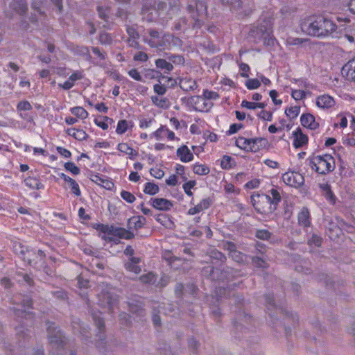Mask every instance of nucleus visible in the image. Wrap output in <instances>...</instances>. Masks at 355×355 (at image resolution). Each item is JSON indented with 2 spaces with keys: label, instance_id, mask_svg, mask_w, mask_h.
Segmentation results:
<instances>
[{
  "label": "nucleus",
  "instance_id": "obj_1",
  "mask_svg": "<svg viewBox=\"0 0 355 355\" xmlns=\"http://www.w3.org/2000/svg\"><path fill=\"white\" fill-rule=\"evenodd\" d=\"M302 31L307 35L318 37H340L336 24L322 16L304 18L300 24Z\"/></svg>",
  "mask_w": 355,
  "mask_h": 355
},
{
  "label": "nucleus",
  "instance_id": "obj_2",
  "mask_svg": "<svg viewBox=\"0 0 355 355\" xmlns=\"http://www.w3.org/2000/svg\"><path fill=\"white\" fill-rule=\"evenodd\" d=\"M272 21L270 17L262 16L259 18L257 25L252 27L250 36L256 42L262 40L266 45L273 46L276 40L272 31Z\"/></svg>",
  "mask_w": 355,
  "mask_h": 355
},
{
  "label": "nucleus",
  "instance_id": "obj_3",
  "mask_svg": "<svg viewBox=\"0 0 355 355\" xmlns=\"http://www.w3.org/2000/svg\"><path fill=\"white\" fill-rule=\"evenodd\" d=\"M206 0H188L187 10L191 15L193 28H200L207 16Z\"/></svg>",
  "mask_w": 355,
  "mask_h": 355
},
{
  "label": "nucleus",
  "instance_id": "obj_4",
  "mask_svg": "<svg viewBox=\"0 0 355 355\" xmlns=\"http://www.w3.org/2000/svg\"><path fill=\"white\" fill-rule=\"evenodd\" d=\"M309 166L318 173L325 175L334 170L335 161L329 154L316 155L310 159Z\"/></svg>",
  "mask_w": 355,
  "mask_h": 355
},
{
  "label": "nucleus",
  "instance_id": "obj_5",
  "mask_svg": "<svg viewBox=\"0 0 355 355\" xmlns=\"http://www.w3.org/2000/svg\"><path fill=\"white\" fill-rule=\"evenodd\" d=\"M149 37L144 39V42L153 48L166 49L171 47L174 37L171 34L159 32L154 29L148 31Z\"/></svg>",
  "mask_w": 355,
  "mask_h": 355
},
{
  "label": "nucleus",
  "instance_id": "obj_6",
  "mask_svg": "<svg viewBox=\"0 0 355 355\" xmlns=\"http://www.w3.org/2000/svg\"><path fill=\"white\" fill-rule=\"evenodd\" d=\"M100 230L103 234L102 239L108 242L115 241L114 237L123 239H131L134 237L132 232L122 227L102 225Z\"/></svg>",
  "mask_w": 355,
  "mask_h": 355
},
{
  "label": "nucleus",
  "instance_id": "obj_7",
  "mask_svg": "<svg viewBox=\"0 0 355 355\" xmlns=\"http://www.w3.org/2000/svg\"><path fill=\"white\" fill-rule=\"evenodd\" d=\"M97 296L98 304L102 306H107L108 310L113 313L118 302V296L114 293V289L108 284L102 286L101 291Z\"/></svg>",
  "mask_w": 355,
  "mask_h": 355
},
{
  "label": "nucleus",
  "instance_id": "obj_8",
  "mask_svg": "<svg viewBox=\"0 0 355 355\" xmlns=\"http://www.w3.org/2000/svg\"><path fill=\"white\" fill-rule=\"evenodd\" d=\"M166 8L165 3H159L157 6L155 7V3H153L152 1H147L143 6L141 14L142 17L147 21H153L158 17L165 18L164 10Z\"/></svg>",
  "mask_w": 355,
  "mask_h": 355
},
{
  "label": "nucleus",
  "instance_id": "obj_9",
  "mask_svg": "<svg viewBox=\"0 0 355 355\" xmlns=\"http://www.w3.org/2000/svg\"><path fill=\"white\" fill-rule=\"evenodd\" d=\"M223 4H230L239 15L247 16L254 8L253 0H220Z\"/></svg>",
  "mask_w": 355,
  "mask_h": 355
},
{
  "label": "nucleus",
  "instance_id": "obj_10",
  "mask_svg": "<svg viewBox=\"0 0 355 355\" xmlns=\"http://www.w3.org/2000/svg\"><path fill=\"white\" fill-rule=\"evenodd\" d=\"M149 138L151 139H155L157 141H163L165 139L168 141L179 140V139L175 137V133L165 125H161L159 128L150 133Z\"/></svg>",
  "mask_w": 355,
  "mask_h": 355
},
{
  "label": "nucleus",
  "instance_id": "obj_11",
  "mask_svg": "<svg viewBox=\"0 0 355 355\" xmlns=\"http://www.w3.org/2000/svg\"><path fill=\"white\" fill-rule=\"evenodd\" d=\"M259 141L260 139L258 138L247 139L243 137H239L236 139L235 144L237 147L246 152H257L259 149L257 144Z\"/></svg>",
  "mask_w": 355,
  "mask_h": 355
},
{
  "label": "nucleus",
  "instance_id": "obj_12",
  "mask_svg": "<svg viewBox=\"0 0 355 355\" xmlns=\"http://www.w3.org/2000/svg\"><path fill=\"white\" fill-rule=\"evenodd\" d=\"M283 182L291 187L297 188L304 184L303 175L297 172H286L282 175Z\"/></svg>",
  "mask_w": 355,
  "mask_h": 355
},
{
  "label": "nucleus",
  "instance_id": "obj_13",
  "mask_svg": "<svg viewBox=\"0 0 355 355\" xmlns=\"http://www.w3.org/2000/svg\"><path fill=\"white\" fill-rule=\"evenodd\" d=\"M251 199L253 205L258 209H264L266 207L269 206V209L272 210L270 207V195L265 193H254L251 196Z\"/></svg>",
  "mask_w": 355,
  "mask_h": 355
},
{
  "label": "nucleus",
  "instance_id": "obj_14",
  "mask_svg": "<svg viewBox=\"0 0 355 355\" xmlns=\"http://www.w3.org/2000/svg\"><path fill=\"white\" fill-rule=\"evenodd\" d=\"M316 105L322 110L333 108L336 105L334 98L329 94L320 95L315 100Z\"/></svg>",
  "mask_w": 355,
  "mask_h": 355
},
{
  "label": "nucleus",
  "instance_id": "obj_15",
  "mask_svg": "<svg viewBox=\"0 0 355 355\" xmlns=\"http://www.w3.org/2000/svg\"><path fill=\"white\" fill-rule=\"evenodd\" d=\"M149 202L155 209L161 211H168L173 206L171 200L162 198H151Z\"/></svg>",
  "mask_w": 355,
  "mask_h": 355
},
{
  "label": "nucleus",
  "instance_id": "obj_16",
  "mask_svg": "<svg viewBox=\"0 0 355 355\" xmlns=\"http://www.w3.org/2000/svg\"><path fill=\"white\" fill-rule=\"evenodd\" d=\"M53 324H50L47 328L49 339L50 343L60 345L64 342V336L60 330L53 327Z\"/></svg>",
  "mask_w": 355,
  "mask_h": 355
},
{
  "label": "nucleus",
  "instance_id": "obj_17",
  "mask_svg": "<svg viewBox=\"0 0 355 355\" xmlns=\"http://www.w3.org/2000/svg\"><path fill=\"white\" fill-rule=\"evenodd\" d=\"M293 137V145L295 148H299L308 143V137L304 134L300 127L292 133Z\"/></svg>",
  "mask_w": 355,
  "mask_h": 355
},
{
  "label": "nucleus",
  "instance_id": "obj_18",
  "mask_svg": "<svg viewBox=\"0 0 355 355\" xmlns=\"http://www.w3.org/2000/svg\"><path fill=\"white\" fill-rule=\"evenodd\" d=\"M192 102L194 104L196 110L200 112L208 111L212 106L211 103L205 99L202 96L193 97Z\"/></svg>",
  "mask_w": 355,
  "mask_h": 355
},
{
  "label": "nucleus",
  "instance_id": "obj_19",
  "mask_svg": "<svg viewBox=\"0 0 355 355\" xmlns=\"http://www.w3.org/2000/svg\"><path fill=\"white\" fill-rule=\"evenodd\" d=\"M342 73L349 81L355 82V58L348 61L342 69Z\"/></svg>",
  "mask_w": 355,
  "mask_h": 355
},
{
  "label": "nucleus",
  "instance_id": "obj_20",
  "mask_svg": "<svg viewBox=\"0 0 355 355\" xmlns=\"http://www.w3.org/2000/svg\"><path fill=\"white\" fill-rule=\"evenodd\" d=\"M83 78V72L80 71H76L69 77L67 80L64 82L62 84L59 83L58 86L65 90H69L73 87L76 81L81 80Z\"/></svg>",
  "mask_w": 355,
  "mask_h": 355
},
{
  "label": "nucleus",
  "instance_id": "obj_21",
  "mask_svg": "<svg viewBox=\"0 0 355 355\" xmlns=\"http://www.w3.org/2000/svg\"><path fill=\"white\" fill-rule=\"evenodd\" d=\"M59 176L69 184V187L71 189V191L76 196L78 197L81 195L80 187L75 180L72 179L63 173H60Z\"/></svg>",
  "mask_w": 355,
  "mask_h": 355
},
{
  "label": "nucleus",
  "instance_id": "obj_22",
  "mask_svg": "<svg viewBox=\"0 0 355 355\" xmlns=\"http://www.w3.org/2000/svg\"><path fill=\"white\" fill-rule=\"evenodd\" d=\"M301 124L311 130H316L319 123L315 121V117L311 114H303L300 117Z\"/></svg>",
  "mask_w": 355,
  "mask_h": 355
},
{
  "label": "nucleus",
  "instance_id": "obj_23",
  "mask_svg": "<svg viewBox=\"0 0 355 355\" xmlns=\"http://www.w3.org/2000/svg\"><path fill=\"white\" fill-rule=\"evenodd\" d=\"M211 205V200L209 198L202 199L198 205L193 207H191L187 212V215H196L203 210L207 209Z\"/></svg>",
  "mask_w": 355,
  "mask_h": 355
},
{
  "label": "nucleus",
  "instance_id": "obj_24",
  "mask_svg": "<svg viewBox=\"0 0 355 355\" xmlns=\"http://www.w3.org/2000/svg\"><path fill=\"white\" fill-rule=\"evenodd\" d=\"M177 155L180 161L184 163L189 162L193 159V155L189 148L183 145L177 150Z\"/></svg>",
  "mask_w": 355,
  "mask_h": 355
},
{
  "label": "nucleus",
  "instance_id": "obj_25",
  "mask_svg": "<svg viewBox=\"0 0 355 355\" xmlns=\"http://www.w3.org/2000/svg\"><path fill=\"white\" fill-rule=\"evenodd\" d=\"M10 8L13 12L21 15L27 10L26 1V0H12L10 3Z\"/></svg>",
  "mask_w": 355,
  "mask_h": 355
},
{
  "label": "nucleus",
  "instance_id": "obj_26",
  "mask_svg": "<svg viewBox=\"0 0 355 355\" xmlns=\"http://www.w3.org/2000/svg\"><path fill=\"white\" fill-rule=\"evenodd\" d=\"M179 85L182 90L186 92L193 91L198 87L196 80L189 77L180 78Z\"/></svg>",
  "mask_w": 355,
  "mask_h": 355
},
{
  "label": "nucleus",
  "instance_id": "obj_27",
  "mask_svg": "<svg viewBox=\"0 0 355 355\" xmlns=\"http://www.w3.org/2000/svg\"><path fill=\"white\" fill-rule=\"evenodd\" d=\"M140 261L139 257H130L129 261L125 263V269L135 274H139L141 272V268L138 265Z\"/></svg>",
  "mask_w": 355,
  "mask_h": 355
},
{
  "label": "nucleus",
  "instance_id": "obj_28",
  "mask_svg": "<svg viewBox=\"0 0 355 355\" xmlns=\"http://www.w3.org/2000/svg\"><path fill=\"white\" fill-rule=\"evenodd\" d=\"M134 126V123L132 121H127L125 119L119 120L117 123L116 132L118 135H123L128 130H132Z\"/></svg>",
  "mask_w": 355,
  "mask_h": 355
},
{
  "label": "nucleus",
  "instance_id": "obj_29",
  "mask_svg": "<svg viewBox=\"0 0 355 355\" xmlns=\"http://www.w3.org/2000/svg\"><path fill=\"white\" fill-rule=\"evenodd\" d=\"M298 223L304 227H309L311 224L310 214L307 208L304 207L297 216Z\"/></svg>",
  "mask_w": 355,
  "mask_h": 355
},
{
  "label": "nucleus",
  "instance_id": "obj_30",
  "mask_svg": "<svg viewBox=\"0 0 355 355\" xmlns=\"http://www.w3.org/2000/svg\"><path fill=\"white\" fill-rule=\"evenodd\" d=\"M319 187L322 191L323 195L326 199L331 203L334 204L336 202V198L334 193L331 191V186L327 183H324L320 184Z\"/></svg>",
  "mask_w": 355,
  "mask_h": 355
},
{
  "label": "nucleus",
  "instance_id": "obj_31",
  "mask_svg": "<svg viewBox=\"0 0 355 355\" xmlns=\"http://www.w3.org/2000/svg\"><path fill=\"white\" fill-rule=\"evenodd\" d=\"M267 195H270V207H272V210H275L276 209V206L282 200L280 193L277 189L272 188L268 191Z\"/></svg>",
  "mask_w": 355,
  "mask_h": 355
},
{
  "label": "nucleus",
  "instance_id": "obj_32",
  "mask_svg": "<svg viewBox=\"0 0 355 355\" xmlns=\"http://www.w3.org/2000/svg\"><path fill=\"white\" fill-rule=\"evenodd\" d=\"M150 98L153 103L159 108L166 110L170 107V101L165 97L152 96Z\"/></svg>",
  "mask_w": 355,
  "mask_h": 355
},
{
  "label": "nucleus",
  "instance_id": "obj_33",
  "mask_svg": "<svg viewBox=\"0 0 355 355\" xmlns=\"http://www.w3.org/2000/svg\"><path fill=\"white\" fill-rule=\"evenodd\" d=\"M21 250L19 252L17 251V249H15V251L17 253H19L21 254L22 259L27 261L29 264H35L36 262H35L34 259H32L31 256L35 254V252L33 250H27L24 246L20 247Z\"/></svg>",
  "mask_w": 355,
  "mask_h": 355
},
{
  "label": "nucleus",
  "instance_id": "obj_34",
  "mask_svg": "<svg viewBox=\"0 0 355 355\" xmlns=\"http://www.w3.org/2000/svg\"><path fill=\"white\" fill-rule=\"evenodd\" d=\"M24 184L26 187L30 188L31 189H42L44 188V185L40 182V181L33 177H28L24 180Z\"/></svg>",
  "mask_w": 355,
  "mask_h": 355
},
{
  "label": "nucleus",
  "instance_id": "obj_35",
  "mask_svg": "<svg viewBox=\"0 0 355 355\" xmlns=\"http://www.w3.org/2000/svg\"><path fill=\"white\" fill-rule=\"evenodd\" d=\"M67 133L69 135L73 137L79 141L86 140L88 137V135L86 132L80 129H69Z\"/></svg>",
  "mask_w": 355,
  "mask_h": 355
},
{
  "label": "nucleus",
  "instance_id": "obj_36",
  "mask_svg": "<svg viewBox=\"0 0 355 355\" xmlns=\"http://www.w3.org/2000/svg\"><path fill=\"white\" fill-rule=\"evenodd\" d=\"M234 247L235 246L233 244L229 245L230 256L235 261L238 263H241L244 261L245 259L246 258L245 255L241 253V252L234 250Z\"/></svg>",
  "mask_w": 355,
  "mask_h": 355
},
{
  "label": "nucleus",
  "instance_id": "obj_37",
  "mask_svg": "<svg viewBox=\"0 0 355 355\" xmlns=\"http://www.w3.org/2000/svg\"><path fill=\"white\" fill-rule=\"evenodd\" d=\"M21 304H22V306L24 308V309H17L15 311H16V314L17 315H19L20 313H24V317L26 318V317H31V313H30L29 311H26V309H29L32 304V301L26 297V299H24L23 301L21 302Z\"/></svg>",
  "mask_w": 355,
  "mask_h": 355
},
{
  "label": "nucleus",
  "instance_id": "obj_38",
  "mask_svg": "<svg viewBox=\"0 0 355 355\" xmlns=\"http://www.w3.org/2000/svg\"><path fill=\"white\" fill-rule=\"evenodd\" d=\"M155 65L157 68L162 69L164 72H170L173 70V66L171 63L164 59H157L155 60Z\"/></svg>",
  "mask_w": 355,
  "mask_h": 355
},
{
  "label": "nucleus",
  "instance_id": "obj_39",
  "mask_svg": "<svg viewBox=\"0 0 355 355\" xmlns=\"http://www.w3.org/2000/svg\"><path fill=\"white\" fill-rule=\"evenodd\" d=\"M145 218L142 216L133 217L128 220V225H130V228H131V225H133V227L135 230H139L145 224Z\"/></svg>",
  "mask_w": 355,
  "mask_h": 355
},
{
  "label": "nucleus",
  "instance_id": "obj_40",
  "mask_svg": "<svg viewBox=\"0 0 355 355\" xmlns=\"http://www.w3.org/2000/svg\"><path fill=\"white\" fill-rule=\"evenodd\" d=\"M72 114L80 119H85L88 117V112L83 107H73L70 110Z\"/></svg>",
  "mask_w": 355,
  "mask_h": 355
},
{
  "label": "nucleus",
  "instance_id": "obj_41",
  "mask_svg": "<svg viewBox=\"0 0 355 355\" xmlns=\"http://www.w3.org/2000/svg\"><path fill=\"white\" fill-rule=\"evenodd\" d=\"M193 173L199 175H205L209 173V168L205 164L196 163L193 166Z\"/></svg>",
  "mask_w": 355,
  "mask_h": 355
},
{
  "label": "nucleus",
  "instance_id": "obj_42",
  "mask_svg": "<svg viewBox=\"0 0 355 355\" xmlns=\"http://www.w3.org/2000/svg\"><path fill=\"white\" fill-rule=\"evenodd\" d=\"M139 279L144 284H155L157 281V276L153 272H148L141 275Z\"/></svg>",
  "mask_w": 355,
  "mask_h": 355
},
{
  "label": "nucleus",
  "instance_id": "obj_43",
  "mask_svg": "<svg viewBox=\"0 0 355 355\" xmlns=\"http://www.w3.org/2000/svg\"><path fill=\"white\" fill-rule=\"evenodd\" d=\"M159 187L152 182H147L145 184L144 192L149 195H155L159 192Z\"/></svg>",
  "mask_w": 355,
  "mask_h": 355
},
{
  "label": "nucleus",
  "instance_id": "obj_44",
  "mask_svg": "<svg viewBox=\"0 0 355 355\" xmlns=\"http://www.w3.org/2000/svg\"><path fill=\"white\" fill-rule=\"evenodd\" d=\"M300 112V107L298 105L291 106L285 110V114L290 119H295Z\"/></svg>",
  "mask_w": 355,
  "mask_h": 355
},
{
  "label": "nucleus",
  "instance_id": "obj_45",
  "mask_svg": "<svg viewBox=\"0 0 355 355\" xmlns=\"http://www.w3.org/2000/svg\"><path fill=\"white\" fill-rule=\"evenodd\" d=\"M170 4V9L168 12L166 13L169 16L170 18H172V16L176 14L180 10V1L179 0H168Z\"/></svg>",
  "mask_w": 355,
  "mask_h": 355
},
{
  "label": "nucleus",
  "instance_id": "obj_46",
  "mask_svg": "<svg viewBox=\"0 0 355 355\" xmlns=\"http://www.w3.org/2000/svg\"><path fill=\"white\" fill-rule=\"evenodd\" d=\"M245 85L250 90L256 89L261 86V81L257 78L248 79L246 80Z\"/></svg>",
  "mask_w": 355,
  "mask_h": 355
},
{
  "label": "nucleus",
  "instance_id": "obj_47",
  "mask_svg": "<svg viewBox=\"0 0 355 355\" xmlns=\"http://www.w3.org/2000/svg\"><path fill=\"white\" fill-rule=\"evenodd\" d=\"M112 37L110 34L103 32L99 35V42L103 45H110L112 42Z\"/></svg>",
  "mask_w": 355,
  "mask_h": 355
},
{
  "label": "nucleus",
  "instance_id": "obj_48",
  "mask_svg": "<svg viewBox=\"0 0 355 355\" xmlns=\"http://www.w3.org/2000/svg\"><path fill=\"white\" fill-rule=\"evenodd\" d=\"M32 105L28 101H19L17 105V110L19 112L31 110Z\"/></svg>",
  "mask_w": 355,
  "mask_h": 355
},
{
  "label": "nucleus",
  "instance_id": "obj_49",
  "mask_svg": "<svg viewBox=\"0 0 355 355\" xmlns=\"http://www.w3.org/2000/svg\"><path fill=\"white\" fill-rule=\"evenodd\" d=\"M196 182L195 180H189L183 184L182 188L187 196H193V192L191 191V189L196 186Z\"/></svg>",
  "mask_w": 355,
  "mask_h": 355
},
{
  "label": "nucleus",
  "instance_id": "obj_50",
  "mask_svg": "<svg viewBox=\"0 0 355 355\" xmlns=\"http://www.w3.org/2000/svg\"><path fill=\"white\" fill-rule=\"evenodd\" d=\"M306 92L303 89H292L291 91V96L295 100V101H300L306 98Z\"/></svg>",
  "mask_w": 355,
  "mask_h": 355
},
{
  "label": "nucleus",
  "instance_id": "obj_51",
  "mask_svg": "<svg viewBox=\"0 0 355 355\" xmlns=\"http://www.w3.org/2000/svg\"><path fill=\"white\" fill-rule=\"evenodd\" d=\"M64 168L71 172L73 175H78L80 173V168L75 165L73 162H66L64 165Z\"/></svg>",
  "mask_w": 355,
  "mask_h": 355
},
{
  "label": "nucleus",
  "instance_id": "obj_52",
  "mask_svg": "<svg viewBox=\"0 0 355 355\" xmlns=\"http://www.w3.org/2000/svg\"><path fill=\"white\" fill-rule=\"evenodd\" d=\"M121 197L126 201L128 203H132L135 201V196L130 192L125 190H122L120 193Z\"/></svg>",
  "mask_w": 355,
  "mask_h": 355
},
{
  "label": "nucleus",
  "instance_id": "obj_53",
  "mask_svg": "<svg viewBox=\"0 0 355 355\" xmlns=\"http://www.w3.org/2000/svg\"><path fill=\"white\" fill-rule=\"evenodd\" d=\"M155 220L163 226L167 227L171 223V220L167 215L164 214H159L155 216Z\"/></svg>",
  "mask_w": 355,
  "mask_h": 355
},
{
  "label": "nucleus",
  "instance_id": "obj_54",
  "mask_svg": "<svg viewBox=\"0 0 355 355\" xmlns=\"http://www.w3.org/2000/svg\"><path fill=\"white\" fill-rule=\"evenodd\" d=\"M126 31L128 34V37H135V38H139V33L137 29L136 25L129 26L127 25L126 26Z\"/></svg>",
  "mask_w": 355,
  "mask_h": 355
},
{
  "label": "nucleus",
  "instance_id": "obj_55",
  "mask_svg": "<svg viewBox=\"0 0 355 355\" xmlns=\"http://www.w3.org/2000/svg\"><path fill=\"white\" fill-rule=\"evenodd\" d=\"M155 121L153 118H141L139 119V128L141 129H147L151 126Z\"/></svg>",
  "mask_w": 355,
  "mask_h": 355
},
{
  "label": "nucleus",
  "instance_id": "obj_56",
  "mask_svg": "<svg viewBox=\"0 0 355 355\" xmlns=\"http://www.w3.org/2000/svg\"><path fill=\"white\" fill-rule=\"evenodd\" d=\"M252 264L256 268H266L268 267L266 262L261 258L254 257L252 259Z\"/></svg>",
  "mask_w": 355,
  "mask_h": 355
},
{
  "label": "nucleus",
  "instance_id": "obj_57",
  "mask_svg": "<svg viewBox=\"0 0 355 355\" xmlns=\"http://www.w3.org/2000/svg\"><path fill=\"white\" fill-rule=\"evenodd\" d=\"M189 26V24H187V21L184 17L180 18L178 22L175 24V28L177 31H183L185 30L187 27Z\"/></svg>",
  "mask_w": 355,
  "mask_h": 355
},
{
  "label": "nucleus",
  "instance_id": "obj_58",
  "mask_svg": "<svg viewBox=\"0 0 355 355\" xmlns=\"http://www.w3.org/2000/svg\"><path fill=\"white\" fill-rule=\"evenodd\" d=\"M257 116L263 121H271L272 120V113L269 111L261 110Z\"/></svg>",
  "mask_w": 355,
  "mask_h": 355
},
{
  "label": "nucleus",
  "instance_id": "obj_59",
  "mask_svg": "<svg viewBox=\"0 0 355 355\" xmlns=\"http://www.w3.org/2000/svg\"><path fill=\"white\" fill-rule=\"evenodd\" d=\"M202 96L207 99L208 101H209L210 100H216L218 98V94L215 92H212V91H209V90H204L203 92V94H202Z\"/></svg>",
  "mask_w": 355,
  "mask_h": 355
},
{
  "label": "nucleus",
  "instance_id": "obj_60",
  "mask_svg": "<svg viewBox=\"0 0 355 355\" xmlns=\"http://www.w3.org/2000/svg\"><path fill=\"white\" fill-rule=\"evenodd\" d=\"M308 243L311 246L318 247L321 245L322 239L316 234H313L309 239Z\"/></svg>",
  "mask_w": 355,
  "mask_h": 355
},
{
  "label": "nucleus",
  "instance_id": "obj_61",
  "mask_svg": "<svg viewBox=\"0 0 355 355\" xmlns=\"http://www.w3.org/2000/svg\"><path fill=\"white\" fill-rule=\"evenodd\" d=\"M256 236L262 240H267L270 237V233L266 230H259L256 232Z\"/></svg>",
  "mask_w": 355,
  "mask_h": 355
},
{
  "label": "nucleus",
  "instance_id": "obj_62",
  "mask_svg": "<svg viewBox=\"0 0 355 355\" xmlns=\"http://www.w3.org/2000/svg\"><path fill=\"white\" fill-rule=\"evenodd\" d=\"M232 158L229 156H224L220 162V166L223 169H229L232 167Z\"/></svg>",
  "mask_w": 355,
  "mask_h": 355
},
{
  "label": "nucleus",
  "instance_id": "obj_63",
  "mask_svg": "<svg viewBox=\"0 0 355 355\" xmlns=\"http://www.w3.org/2000/svg\"><path fill=\"white\" fill-rule=\"evenodd\" d=\"M303 40L298 37H288L286 39V44L289 46L300 45L303 42Z\"/></svg>",
  "mask_w": 355,
  "mask_h": 355
},
{
  "label": "nucleus",
  "instance_id": "obj_64",
  "mask_svg": "<svg viewBox=\"0 0 355 355\" xmlns=\"http://www.w3.org/2000/svg\"><path fill=\"white\" fill-rule=\"evenodd\" d=\"M153 90L157 94L162 96L166 92V87L160 83H157L153 86Z\"/></svg>",
  "mask_w": 355,
  "mask_h": 355
}]
</instances>
